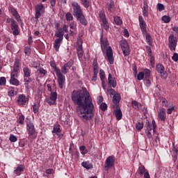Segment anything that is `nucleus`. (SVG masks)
<instances>
[{"label": "nucleus", "mask_w": 178, "mask_h": 178, "mask_svg": "<svg viewBox=\"0 0 178 178\" xmlns=\"http://www.w3.org/2000/svg\"><path fill=\"white\" fill-rule=\"evenodd\" d=\"M100 109L105 111L108 109V105L106 103H102L100 105Z\"/></svg>", "instance_id": "obj_59"}, {"label": "nucleus", "mask_w": 178, "mask_h": 178, "mask_svg": "<svg viewBox=\"0 0 178 178\" xmlns=\"http://www.w3.org/2000/svg\"><path fill=\"white\" fill-rule=\"evenodd\" d=\"M150 58V65L152 67H155V58L154 56H149Z\"/></svg>", "instance_id": "obj_52"}, {"label": "nucleus", "mask_w": 178, "mask_h": 178, "mask_svg": "<svg viewBox=\"0 0 178 178\" xmlns=\"http://www.w3.org/2000/svg\"><path fill=\"white\" fill-rule=\"evenodd\" d=\"M143 127H144L143 122H137L136 124V130H138V131H141V130H143Z\"/></svg>", "instance_id": "obj_38"}, {"label": "nucleus", "mask_w": 178, "mask_h": 178, "mask_svg": "<svg viewBox=\"0 0 178 178\" xmlns=\"http://www.w3.org/2000/svg\"><path fill=\"white\" fill-rule=\"evenodd\" d=\"M35 19H36V20H38V19L41 17V15H42V13L45 12V8H44V5L42 4H38L35 7Z\"/></svg>", "instance_id": "obj_13"}, {"label": "nucleus", "mask_w": 178, "mask_h": 178, "mask_svg": "<svg viewBox=\"0 0 178 178\" xmlns=\"http://www.w3.org/2000/svg\"><path fill=\"white\" fill-rule=\"evenodd\" d=\"M26 130L29 134V140H35L37 138V136L38 133L35 131V127H34V123L29 122L26 124Z\"/></svg>", "instance_id": "obj_6"}, {"label": "nucleus", "mask_w": 178, "mask_h": 178, "mask_svg": "<svg viewBox=\"0 0 178 178\" xmlns=\"http://www.w3.org/2000/svg\"><path fill=\"white\" fill-rule=\"evenodd\" d=\"M24 54L29 56L30 54H31V49L29 47H26L24 48Z\"/></svg>", "instance_id": "obj_54"}, {"label": "nucleus", "mask_w": 178, "mask_h": 178, "mask_svg": "<svg viewBox=\"0 0 178 178\" xmlns=\"http://www.w3.org/2000/svg\"><path fill=\"white\" fill-rule=\"evenodd\" d=\"M108 84L111 87H113L115 88L116 87V81L113 79V77L112 76L111 74H108Z\"/></svg>", "instance_id": "obj_30"}, {"label": "nucleus", "mask_w": 178, "mask_h": 178, "mask_svg": "<svg viewBox=\"0 0 178 178\" xmlns=\"http://www.w3.org/2000/svg\"><path fill=\"white\" fill-rule=\"evenodd\" d=\"M55 73L58 77V87L60 88H63V84H65V76L62 74V72H60V69L59 68L55 69Z\"/></svg>", "instance_id": "obj_9"}, {"label": "nucleus", "mask_w": 178, "mask_h": 178, "mask_svg": "<svg viewBox=\"0 0 178 178\" xmlns=\"http://www.w3.org/2000/svg\"><path fill=\"white\" fill-rule=\"evenodd\" d=\"M114 22L117 26H120L121 24H123V21L120 19V17L115 16L114 17Z\"/></svg>", "instance_id": "obj_40"}, {"label": "nucleus", "mask_w": 178, "mask_h": 178, "mask_svg": "<svg viewBox=\"0 0 178 178\" xmlns=\"http://www.w3.org/2000/svg\"><path fill=\"white\" fill-rule=\"evenodd\" d=\"M115 92V89H113L112 88H108L107 89V94L108 95H111V97H112V95H113Z\"/></svg>", "instance_id": "obj_53"}, {"label": "nucleus", "mask_w": 178, "mask_h": 178, "mask_svg": "<svg viewBox=\"0 0 178 178\" xmlns=\"http://www.w3.org/2000/svg\"><path fill=\"white\" fill-rule=\"evenodd\" d=\"M145 79H149L151 76V70L146 69L143 71Z\"/></svg>", "instance_id": "obj_43"}, {"label": "nucleus", "mask_w": 178, "mask_h": 178, "mask_svg": "<svg viewBox=\"0 0 178 178\" xmlns=\"http://www.w3.org/2000/svg\"><path fill=\"white\" fill-rule=\"evenodd\" d=\"M114 109V115L117 119V120H122V118H123V113H122V110L118 106L117 108H113Z\"/></svg>", "instance_id": "obj_24"}, {"label": "nucleus", "mask_w": 178, "mask_h": 178, "mask_svg": "<svg viewBox=\"0 0 178 178\" xmlns=\"http://www.w3.org/2000/svg\"><path fill=\"white\" fill-rule=\"evenodd\" d=\"M138 172L140 176H143L144 175V178H151V177H149V172H148V170L145 169L144 165L138 167Z\"/></svg>", "instance_id": "obj_18"}, {"label": "nucleus", "mask_w": 178, "mask_h": 178, "mask_svg": "<svg viewBox=\"0 0 178 178\" xmlns=\"http://www.w3.org/2000/svg\"><path fill=\"white\" fill-rule=\"evenodd\" d=\"M159 119L161 122H163L165 123L166 120V109L161 108L159 112Z\"/></svg>", "instance_id": "obj_25"}, {"label": "nucleus", "mask_w": 178, "mask_h": 178, "mask_svg": "<svg viewBox=\"0 0 178 178\" xmlns=\"http://www.w3.org/2000/svg\"><path fill=\"white\" fill-rule=\"evenodd\" d=\"M146 49L147 51L148 56H152V50L149 46L146 47Z\"/></svg>", "instance_id": "obj_63"}, {"label": "nucleus", "mask_w": 178, "mask_h": 178, "mask_svg": "<svg viewBox=\"0 0 178 178\" xmlns=\"http://www.w3.org/2000/svg\"><path fill=\"white\" fill-rule=\"evenodd\" d=\"M156 69L157 70V72L161 74V79H163V80H166V79H168V72L165 71V67L163 66V65L161 63L157 64L156 66Z\"/></svg>", "instance_id": "obj_12"}, {"label": "nucleus", "mask_w": 178, "mask_h": 178, "mask_svg": "<svg viewBox=\"0 0 178 178\" xmlns=\"http://www.w3.org/2000/svg\"><path fill=\"white\" fill-rule=\"evenodd\" d=\"M83 168L85 169H92V165L88 161H85L81 163Z\"/></svg>", "instance_id": "obj_37"}, {"label": "nucleus", "mask_w": 178, "mask_h": 178, "mask_svg": "<svg viewBox=\"0 0 178 178\" xmlns=\"http://www.w3.org/2000/svg\"><path fill=\"white\" fill-rule=\"evenodd\" d=\"M11 30H13V35H19V25H17V22L15 19H12L11 22Z\"/></svg>", "instance_id": "obj_19"}, {"label": "nucleus", "mask_w": 178, "mask_h": 178, "mask_svg": "<svg viewBox=\"0 0 178 178\" xmlns=\"http://www.w3.org/2000/svg\"><path fill=\"white\" fill-rule=\"evenodd\" d=\"M144 72H140L138 73V80L141 81L144 79Z\"/></svg>", "instance_id": "obj_61"}, {"label": "nucleus", "mask_w": 178, "mask_h": 178, "mask_svg": "<svg viewBox=\"0 0 178 178\" xmlns=\"http://www.w3.org/2000/svg\"><path fill=\"white\" fill-rule=\"evenodd\" d=\"M71 97L73 104L77 105L76 113L79 118L83 122L91 120L94 118V104L87 89L83 88L82 90H73Z\"/></svg>", "instance_id": "obj_1"}, {"label": "nucleus", "mask_w": 178, "mask_h": 178, "mask_svg": "<svg viewBox=\"0 0 178 178\" xmlns=\"http://www.w3.org/2000/svg\"><path fill=\"white\" fill-rule=\"evenodd\" d=\"M31 65V67H34L35 69H38L41 66V64L37 61H33Z\"/></svg>", "instance_id": "obj_48"}, {"label": "nucleus", "mask_w": 178, "mask_h": 178, "mask_svg": "<svg viewBox=\"0 0 178 178\" xmlns=\"http://www.w3.org/2000/svg\"><path fill=\"white\" fill-rule=\"evenodd\" d=\"M46 175H54L55 173V170L52 168H49L45 170Z\"/></svg>", "instance_id": "obj_57"}, {"label": "nucleus", "mask_w": 178, "mask_h": 178, "mask_svg": "<svg viewBox=\"0 0 178 178\" xmlns=\"http://www.w3.org/2000/svg\"><path fill=\"white\" fill-rule=\"evenodd\" d=\"M19 71L13 70V71L10 73V79H16L18 76L17 72Z\"/></svg>", "instance_id": "obj_45"}, {"label": "nucleus", "mask_w": 178, "mask_h": 178, "mask_svg": "<svg viewBox=\"0 0 178 178\" xmlns=\"http://www.w3.org/2000/svg\"><path fill=\"white\" fill-rule=\"evenodd\" d=\"M65 19L67 22H72L73 20V15H72V13H67L65 15Z\"/></svg>", "instance_id": "obj_50"}, {"label": "nucleus", "mask_w": 178, "mask_h": 178, "mask_svg": "<svg viewBox=\"0 0 178 178\" xmlns=\"http://www.w3.org/2000/svg\"><path fill=\"white\" fill-rule=\"evenodd\" d=\"M8 94L9 97H15L17 94V92L15 90L14 87H10L8 90Z\"/></svg>", "instance_id": "obj_35"}, {"label": "nucleus", "mask_w": 178, "mask_h": 178, "mask_svg": "<svg viewBox=\"0 0 178 178\" xmlns=\"http://www.w3.org/2000/svg\"><path fill=\"white\" fill-rule=\"evenodd\" d=\"M81 3L88 9V8H90V5H91V1L90 0H81Z\"/></svg>", "instance_id": "obj_36"}, {"label": "nucleus", "mask_w": 178, "mask_h": 178, "mask_svg": "<svg viewBox=\"0 0 178 178\" xmlns=\"http://www.w3.org/2000/svg\"><path fill=\"white\" fill-rule=\"evenodd\" d=\"M101 48L103 52L106 51V59L109 62L110 65H113V51H112V47L109 46V42L106 38H104V33H102L100 38Z\"/></svg>", "instance_id": "obj_2"}, {"label": "nucleus", "mask_w": 178, "mask_h": 178, "mask_svg": "<svg viewBox=\"0 0 178 178\" xmlns=\"http://www.w3.org/2000/svg\"><path fill=\"white\" fill-rule=\"evenodd\" d=\"M143 15L144 17H148L149 13H148V3L146 1H143Z\"/></svg>", "instance_id": "obj_27"}, {"label": "nucleus", "mask_w": 178, "mask_h": 178, "mask_svg": "<svg viewBox=\"0 0 178 178\" xmlns=\"http://www.w3.org/2000/svg\"><path fill=\"white\" fill-rule=\"evenodd\" d=\"M30 101V97L27 96L24 94L19 95L18 97H17L15 102L17 105V106H19L20 108H24L29 105V102Z\"/></svg>", "instance_id": "obj_4"}, {"label": "nucleus", "mask_w": 178, "mask_h": 178, "mask_svg": "<svg viewBox=\"0 0 178 178\" xmlns=\"http://www.w3.org/2000/svg\"><path fill=\"white\" fill-rule=\"evenodd\" d=\"M176 47H177V38L175 37V35H170L168 38V47L172 52H175Z\"/></svg>", "instance_id": "obj_8"}, {"label": "nucleus", "mask_w": 178, "mask_h": 178, "mask_svg": "<svg viewBox=\"0 0 178 178\" xmlns=\"http://www.w3.org/2000/svg\"><path fill=\"white\" fill-rule=\"evenodd\" d=\"M24 83L25 87H29V84L33 81L31 79V70L28 66L23 67Z\"/></svg>", "instance_id": "obj_5"}, {"label": "nucleus", "mask_w": 178, "mask_h": 178, "mask_svg": "<svg viewBox=\"0 0 178 178\" xmlns=\"http://www.w3.org/2000/svg\"><path fill=\"white\" fill-rule=\"evenodd\" d=\"M131 105L133 108H134V109H136V111H140V109H141V107L143 106L141 103H139L136 100H133L131 102Z\"/></svg>", "instance_id": "obj_31"}, {"label": "nucleus", "mask_w": 178, "mask_h": 178, "mask_svg": "<svg viewBox=\"0 0 178 178\" xmlns=\"http://www.w3.org/2000/svg\"><path fill=\"white\" fill-rule=\"evenodd\" d=\"M162 20H163V22H164V23H170L171 18H170V17H169L168 15H164L162 17Z\"/></svg>", "instance_id": "obj_49"}, {"label": "nucleus", "mask_w": 178, "mask_h": 178, "mask_svg": "<svg viewBox=\"0 0 178 178\" xmlns=\"http://www.w3.org/2000/svg\"><path fill=\"white\" fill-rule=\"evenodd\" d=\"M145 127H146V131H152L154 132L155 129H156V123L155 122V120H152V123L147 120L145 123Z\"/></svg>", "instance_id": "obj_20"}, {"label": "nucleus", "mask_w": 178, "mask_h": 178, "mask_svg": "<svg viewBox=\"0 0 178 178\" xmlns=\"http://www.w3.org/2000/svg\"><path fill=\"white\" fill-rule=\"evenodd\" d=\"M120 94L115 93L113 97V108H119V102H120Z\"/></svg>", "instance_id": "obj_21"}, {"label": "nucleus", "mask_w": 178, "mask_h": 178, "mask_svg": "<svg viewBox=\"0 0 178 178\" xmlns=\"http://www.w3.org/2000/svg\"><path fill=\"white\" fill-rule=\"evenodd\" d=\"M120 47L124 56H129L130 55V47H129V43L126 40H122L120 41Z\"/></svg>", "instance_id": "obj_10"}, {"label": "nucleus", "mask_w": 178, "mask_h": 178, "mask_svg": "<svg viewBox=\"0 0 178 178\" xmlns=\"http://www.w3.org/2000/svg\"><path fill=\"white\" fill-rule=\"evenodd\" d=\"M102 23L104 29H106V31H108V30H109V23L108 22V20L103 21Z\"/></svg>", "instance_id": "obj_51"}, {"label": "nucleus", "mask_w": 178, "mask_h": 178, "mask_svg": "<svg viewBox=\"0 0 178 178\" xmlns=\"http://www.w3.org/2000/svg\"><path fill=\"white\" fill-rule=\"evenodd\" d=\"M158 10L159 12H162V10H165V6L162 3H158Z\"/></svg>", "instance_id": "obj_62"}, {"label": "nucleus", "mask_w": 178, "mask_h": 178, "mask_svg": "<svg viewBox=\"0 0 178 178\" xmlns=\"http://www.w3.org/2000/svg\"><path fill=\"white\" fill-rule=\"evenodd\" d=\"M99 17L102 22L106 21V16L105 15V12L100 11L99 12Z\"/></svg>", "instance_id": "obj_46"}, {"label": "nucleus", "mask_w": 178, "mask_h": 178, "mask_svg": "<svg viewBox=\"0 0 178 178\" xmlns=\"http://www.w3.org/2000/svg\"><path fill=\"white\" fill-rule=\"evenodd\" d=\"M19 67H20V63L19 60H15L14 63L13 70L19 71Z\"/></svg>", "instance_id": "obj_47"}, {"label": "nucleus", "mask_w": 178, "mask_h": 178, "mask_svg": "<svg viewBox=\"0 0 178 178\" xmlns=\"http://www.w3.org/2000/svg\"><path fill=\"white\" fill-rule=\"evenodd\" d=\"M98 72H99V66L97 60L93 62V76L92 77V81H97V78L98 77Z\"/></svg>", "instance_id": "obj_17"}, {"label": "nucleus", "mask_w": 178, "mask_h": 178, "mask_svg": "<svg viewBox=\"0 0 178 178\" xmlns=\"http://www.w3.org/2000/svg\"><path fill=\"white\" fill-rule=\"evenodd\" d=\"M38 73H40V74H41V76H42V77L47 76V74H48V71H47V70H44L42 67H40L38 70Z\"/></svg>", "instance_id": "obj_39"}, {"label": "nucleus", "mask_w": 178, "mask_h": 178, "mask_svg": "<svg viewBox=\"0 0 178 178\" xmlns=\"http://www.w3.org/2000/svg\"><path fill=\"white\" fill-rule=\"evenodd\" d=\"M78 47H76V51H77V55L79 58L80 59L81 58H83V44H77Z\"/></svg>", "instance_id": "obj_32"}, {"label": "nucleus", "mask_w": 178, "mask_h": 178, "mask_svg": "<svg viewBox=\"0 0 178 178\" xmlns=\"http://www.w3.org/2000/svg\"><path fill=\"white\" fill-rule=\"evenodd\" d=\"M62 41H63V39H60L59 38L55 40L54 47L56 52L59 51V48H60V44H62Z\"/></svg>", "instance_id": "obj_28"}, {"label": "nucleus", "mask_w": 178, "mask_h": 178, "mask_svg": "<svg viewBox=\"0 0 178 178\" xmlns=\"http://www.w3.org/2000/svg\"><path fill=\"white\" fill-rule=\"evenodd\" d=\"M106 8L108 12H113L115 10V1L113 0H109L106 4Z\"/></svg>", "instance_id": "obj_26"}, {"label": "nucleus", "mask_w": 178, "mask_h": 178, "mask_svg": "<svg viewBox=\"0 0 178 178\" xmlns=\"http://www.w3.org/2000/svg\"><path fill=\"white\" fill-rule=\"evenodd\" d=\"M146 41L147 42V44H151L152 41V38L151 37V35L147 33L146 34Z\"/></svg>", "instance_id": "obj_58"}, {"label": "nucleus", "mask_w": 178, "mask_h": 178, "mask_svg": "<svg viewBox=\"0 0 178 178\" xmlns=\"http://www.w3.org/2000/svg\"><path fill=\"white\" fill-rule=\"evenodd\" d=\"M115 162H116V158L115 156H109L104 162V169L108 170V169H112L115 166Z\"/></svg>", "instance_id": "obj_7"}, {"label": "nucleus", "mask_w": 178, "mask_h": 178, "mask_svg": "<svg viewBox=\"0 0 178 178\" xmlns=\"http://www.w3.org/2000/svg\"><path fill=\"white\" fill-rule=\"evenodd\" d=\"M62 129H60V124H55L54 125L53 130L51 131L52 134H56L58 137H60L62 138L63 137V134H60L59 133H61Z\"/></svg>", "instance_id": "obj_22"}, {"label": "nucleus", "mask_w": 178, "mask_h": 178, "mask_svg": "<svg viewBox=\"0 0 178 178\" xmlns=\"http://www.w3.org/2000/svg\"><path fill=\"white\" fill-rule=\"evenodd\" d=\"M6 78L2 76L0 78V86H6Z\"/></svg>", "instance_id": "obj_56"}, {"label": "nucleus", "mask_w": 178, "mask_h": 178, "mask_svg": "<svg viewBox=\"0 0 178 178\" xmlns=\"http://www.w3.org/2000/svg\"><path fill=\"white\" fill-rule=\"evenodd\" d=\"M65 33H69L68 27L65 24L63 25L62 28H58L57 29V31H56L54 35L55 37H57V38L63 40V36L65 35Z\"/></svg>", "instance_id": "obj_11"}, {"label": "nucleus", "mask_w": 178, "mask_h": 178, "mask_svg": "<svg viewBox=\"0 0 178 178\" xmlns=\"http://www.w3.org/2000/svg\"><path fill=\"white\" fill-rule=\"evenodd\" d=\"M40 111V104H35L33 106V112L34 113H38Z\"/></svg>", "instance_id": "obj_44"}, {"label": "nucleus", "mask_w": 178, "mask_h": 178, "mask_svg": "<svg viewBox=\"0 0 178 178\" xmlns=\"http://www.w3.org/2000/svg\"><path fill=\"white\" fill-rule=\"evenodd\" d=\"M56 99H58V93L56 92H51L49 98L46 99V102L50 106L56 105Z\"/></svg>", "instance_id": "obj_14"}, {"label": "nucleus", "mask_w": 178, "mask_h": 178, "mask_svg": "<svg viewBox=\"0 0 178 178\" xmlns=\"http://www.w3.org/2000/svg\"><path fill=\"white\" fill-rule=\"evenodd\" d=\"M9 140L11 143H16V141H17V138L15 135L11 134L10 136Z\"/></svg>", "instance_id": "obj_55"}, {"label": "nucleus", "mask_w": 178, "mask_h": 178, "mask_svg": "<svg viewBox=\"0 0 178 178\" xmlns=\"http://www.w3.org/2000/svg\"><path fill=\"white\" fill-rule=\"evenodd\" d=\"M8 12L11 13L12 16L15 17V20L17 22H20V15H19V13L17 12V10L13 7V6H10L8 8Z\"/></svg>", "instance_id": "obj_16"}, {"label": "nucleus", "mask_w": 178, "mask_h": 178, "mask_svg": "<svg viewBox=\"0 0 178 178\" xmlns=\"http://www.w3.org/2000/svg\"><path fill=\"white\" fill-rule=\"evenodd\" d=\"M99 75L100 79L102 82V87H103V88H105V86H104V84H105V72L103 71V70H100Z\"/></svg>", "instance_id": "obj_33"}, {"label": "nucleus", "mask_w": 178, "mask_h": 178, "mask_svg": "<svg viewBox=\"0 0 178 178\" xmlns=\"http://www.w3.org/2000/svg\"><path fill=\"white\" fill-rule=\"evenodd\" d=\"M76 44L77 45H83V33H79Z\"/></svg>", "instance_id": "obj_41"}, {"label": "nucleus", "mask_w": 178, "mask_h": 178, "mask_svg": "<svg viewBox=\"0 0 178 178\" xmlns=\"http://www.w3.org/2000/svg\"><path fill=\"white\" fill-rule=\"evenodd\" d=\"M73 66V61L70 60L68 61L67 63H65L62 67H61V72L63 74H67V73L69 72L70 67Z\"/></svg>", "instance_id": "obj_23"}, {"label": "nucleus", "mask_w": 178, "mask_h": 178, "mask_svg": "<svg viewBox=\"0 0 178 178\" xmlns=\"http://www.w3.org/2000/svg\"><path fill=\"white\" fill-rule=\"evenodd\" d=\"M10 84L12 86H15L16 87L20 86V81L16 78H10Z\"/></svg>", "instance_id": "obj_34"}, {"label": "nucleus", "mask_w": 178, "mask_h": 178, "mask_svg": "<svg viewBox=\"0 0 178 178\" xmlns=\"http://www.w3.org/2000/svg\"><path fill=\"white\" fill-rule=\"evenodd\" d=\"M72 6L77 20H79L83 26H87V19H86V17L84 16V14H83L81 6H80L77 2H73Z\"/></svg>", "instance_id": "obj_3"}, {"label": "nucleus", "mask_w": 178, "mask_h": 178, "mask_svg": "<svg viewBox=\"0 0 178 178\" xmlns=\"http://www.w3.org/2000/svg\"><path fill=\"white\" fill-rule=\"evenodd\" d=\"M70 27L71 29V30H77V24H75L74 22H72L70 24Z\"/></svg>", "instance_id": "obj_60"}, {"label": "nucleus", "mask_w": 178, "mask_h": 178, "mask_svg": "<svg viewBox=\"0 0 178 178\" xmlns=\"http://www.w3.org/2000/svg\"><path fill=\"white\" fill-rule=\"evenodd\" d=\"M172 60H174V62H177L178 60V54L177 53H175L172 57Z\"/></svg>", "instance_id": "obj_64"}, {"label": "nucleus", "mask_w": 178, "mask_h": 178, "mask_svg": "<svg viewBox=\"0 0 178 178\" xmlns=\"http://www.w3.org/2000/svg\"><path fill=\"white\" fill-rule=\"evenodd\" d=\"M24 119H25L24 116L23 115V114H22L21 115L19 116L17 123L22 126L23 124H24Z\"/></svg>", "instance_id": "obj_42"}, {"label": "nucleus", "mask_w": 178, "mask_h": 178, "mask_svg": "<svg viewBox=\"0 0 178 178\" xmlns=\"http://www.w3.org/2000/svg\"><path fill=\"white\" fill-rule=\"evenodd\" d=\"M22 172H24V165H18L14 170V173L17 175V176H20L22 175Z\"/></svg>", "instance_id": "obj_29"}, {"label": "nucleus", "mask_w": 178, "mask_h": 178, "mask_svg": "<svg viewBox=\"0 0 178 178\" xmlns=\"http://www.w3.org/2000/svg\"><path fill=\"white\" fill-rule=\"evenodd\" d=\"M139 26L143 34H147V24L144 20L143 16L139 15L138 17Z\"/></svg>", "instance_id": "obj_15"}]
</instances>
